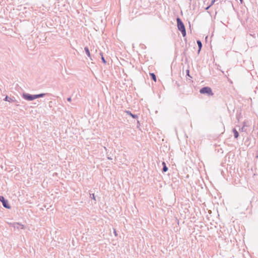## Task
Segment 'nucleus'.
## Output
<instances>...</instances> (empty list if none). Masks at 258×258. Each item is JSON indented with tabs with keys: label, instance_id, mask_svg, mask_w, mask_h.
I'll return each instance as SVG.
<instances>
[{
	"label": "nucleus",
	"instance_id": "obj_1",
	"mask_svg": "<svg viewBox=\"0 0 258 258\" xmlns=\"http://www.w3.org/2000/svg\"><path fill=\"white\" fill-rule=\"evenodd\" d=\"M177 23L178 30L181 31L182 36L184 37L186 35V31L183 23L179 18L177 19Z\"/></svg>",
	"mask_w": 258,
	"mask_h": 258
},
{
	"label": "nucleus",
	"instance_id": "obj_2",
	"mask_svg": "<svg viewBox=\"0 0 258 258\" xmlns=\"http://www.w3.org/2000/svg\"><path fill=\"white\" fill-rule=\"evenodd\" d=\"M22 97L24 99L28 101H32L36 99L35 95H31L28 93L23 94Z\"/></svg>",
	"mask_w": 258,
	"mask_h": 258
},
{
	"label": "nucleus",
	"instance_id": "obj_3",
	"mask_svg": "<svg viewBox=\"0 0 258 258\" xmlns=\"http://www.w3.org/2000/svg\"><path fill=\"white\" fill-rule=\"evenodd\" d=\"M200 92L201 94H208L209 95H213L211 89L208 87H205L202 88Z\"/></svg>",
	"mask_w": 258,
	"mask_h": 258
},
{
	"label": "nucleus",
	"instance_id": "obj_4",
	"mask_svg": "<svg viewBox=\"0 0 258 258\" xmlns=\"http://www.w3.org/2000/svg\"><path fill=\"white\" fill-rule=\"evenodd\" d=\"M6 101H8L10 103H15L17 106H19V102L15 98V97H10L6 96L4 99Z\"/></svg>",
	"mask_w": 258,
	"mask_h": 258
},
{
	"label": "nucleus",
	"instance_id": "obj_5",
	"mask_svg": "<svg viewBox=\"0 0 258 258\" xmlns=\"http://www.w3.org/2000/svg\"><path fill=\"white\" fill-rule=\"evenodd\" d=\"M0 201L2 202L3 205L4 207L7 209H10L11 207L8 203V201L5 200L4 197L0 196Z\"/></svg>",
	"mask_w": 258,
	"mask_h": 258
},
{
	"label": "nucleus",
	"instance_id": "obj_6",
	"mask_svg": "<svg viewBox=\"0 0 258 258\" xmlns=\"http://www.w3.org/2000/svg\"><path fill=\"white\" fill-rule=\"evenodd\" d=\"M11 226H13L14 228L17 229H24V225L22 224H21L19 223H14L12 224H10Z\"/></svg>",
	"mask_w": 258,
	"mask_h": 258
},
{
	"label": "nucleus",
	"instance_id": "obj_7",
	"mask_svg": "<svg viewBox=\"0 0 258 258\" xmlns=\"http://www.w3.org/2000/svg\"><path fill=\"white\" fill-rule=\"evenodd\" d=\"M125 112L130 115V116H131L132 117L134 118H136L138 117V116L137 115H135V114H132L130 111H126Z\"/></svg>",
	"mask_w": 258,
	"mask_h": 258
},
{
	"label": "nucleus",
	"instance_id": "obj_8",
	"mask_svg": "<svg viewBox=\"0 0 258 258\" xmlns=\"http://www.w3.org/2000/svg\"><path fill=\"white\" fill-rule=\"evenodd\" d=\"M197 44L198 45V47H199V50H198V52H199L201 49V48H202V42L200 40H198L197 41Z\"/></svg>",
	"mask_w": 258,
	"mask_h": 258
},
{
	"label": "nucleus",
	"instance_id": "obj_9",
	"mask_svg": "<svg viewBox=\"0 0 258 258\" xmlns=\"http://www.w3.org/2000/svg\"><path fill=\"white\" fill-rule=\"evenodd\" d=\"M85 50L86 51L87 55L88 56V57L91 58L90 53L89 50L87 47H85Z\"/></svg>",
	"mask_w": 258,
	"mask_h": 258
},
{
	"label": "nucleus",
	"instance_id": "obj_10",
	"mask_svg": "<svg viewBox=\"0 0 258 258\" xmlns=\"http://www.w3.org/2000/svg\"><path fill=\"white\" fill-rule=\"evenodd\" d=\"M46 94H44V93H41V94H39L35 95V98L37 99V98H38L43 97Z\"/></svg>",
	"mask_w": 258,
	"mask_h": 258
},
{
	"label": "nucleus",
	"instance_id": "obj_11",
	"mask_svg": "<svg viewBox=\"0 0 258 258\" xmlns=\"http://www.w3.org/2000/svg\"><path fill=\"white\" fill-rule=\"evenodd\" d=\"M233 133H234V137L235 138H237L238 137V135H239L238 132L235 129H234L233 130Z\"/></svg>",
	"mask_w": 258,
	"mask_h": 258
},
{
	"label": "nucleus",
	"instance_id": "obj_12",
	"mask_svg": "<svg viewBox=\"0 0 258 258\" xmlns=\"http://www.w3.org/2000/svg\"><path fill=\"white\" fill-rule=\"evenodd\" d=\"M162 165H163V171L164 172L167 171L168 170V168L166 167L165 163L163 162L162 163Z\"/></svg>",
	"mask_w": 258,
	"mask_h": 258
},
{
	"label": "nucleus",
	"instance_id": "obj_13",
	"mask_svg": "<svg viewBox=\"0 0 258 258\" xmlns=\"http://www.w3.org/2000/svg\"><path fill=\"white\" fill-rule=\"evenodd\" d=\"M150 75L152 77V78L153 79V80L156 82V76L154 74V73H151L150 74Z\"/></svg>",
	"mask_w": 258,
	"mask_h": 258
},
{
	"label": "nucleus",
	"instance_id": "obj_14",
	"mask_svg": "<svg viewBox=\"0 0 258 258\" xmlns=\"http://www.w3.org/2000/svg\"><path fill=\"white\" fill-rule=\"evenodd\" d=\"M100 55H101V56H102V57H101V59H102V60L103 62L104 63H106V60H105V59H104V57L103 56L102 53L101 52V53H100Z\"/></svg>",
	"mask_w": 258,
	"mask_h": 258
},
{
	"label": "nucleus",
	"instance_id": "obj_15",
	"mask_svg": "<svg viewBox=\"0 0 258 258\" xmlns=\"http://www.w3.org/2000/svg\"><path fill=\"white\" fill-rule=\"evenodd\" d=\"M246 126V125L244 124L243 125V126L241 127V128L240 129V131H242V132H245L246 131V130L245 128V127Z\"/></svg>",
	"mask_w": 258,
	"mask_h": 258
},
{
	"label": "nucleus",
	"instance_id": "obj_16",
	"mask_svg": "<svg viewBox=\"0 0 258 258\" xmlns=\"http://www.w3.org/2000/svg\"><path fill=\"white\" fill-rule=\"evenodd\" d=\"M215 0H213L212 2H211V4L210 6H209V7H208L207 8H206V10H208L210 7L211 6L213 5L214 4V3H215Z\"/></svg>",
	"mask_w": 258,
	"mask_h": 258
},
{
	"label": "nucleus",
	"instance_id": "obj_17",
	"mask_svg": "<svg viewBox=\"0 0 258 258\" xmlns=\"http://www.w3.org/2000/svg\"><path fill=\"white\" fill-rule=\"evenodd\" d=\"M91 196H92V198L94 200L96 201L95 197L94 194L91 195Z\"/></svg>",
	"mask_w": 258,
	"mask_h": 258
},
{
	"label": "nucleus",
	"instance_id": "obj_18",
	"mask_svg": "<svg viewBox=\"0 0 258 258\" xmlns=\"http://www.w3.org/2000/svg\"><path fill=\"white\" fill-rule=\"evenodd\" d=\"M113 233H114L115 236H117V232H116L115 229H114Z\"/></svg>",
	"mask_w": 258,
	"mask_h": 258
},
{
	"label": "nucleus",
	"instance_id": "obj_19",
	"mask_svg": "<svg viewBox=\"0 0 258 258\" xmlns=\"http://www.w3.org/2000/svg\"><path fill=\"white\" fill-rule=\"evenodd\" d=\"M68 101H71V98H68Z\"/></svg>",
	"mask_w": 258,
	"mask_h": 258
},
{
	"label": "nucleus",
	"instance_id": "obj_20",
	"mask_svg": "<svg viewBox=\"0 0 258 258\" xmlns=\"http://www.w3.org/2000/svg\"><path fill=\"white\" fill-rule=\"evenodd\" d=\"M108 159H109V160H111L112 159L110 157H108Z\"/></svg>",
	"mask_w": 258,
	"mask_h": 258
},
{
	"label": "nucleus",
	"instance_id": "obj_21",
	"mask_svg": "<svg viewBox=\"0 0 258 258\" xmlns=\"http://www.w3.org/2000/svg\"><path fill=\"white\" fill-rule=\"evenodd\" d=\"M240 1V2L242 3V1L243 0H239Z\"/></svg>",
	"mask_w": 258,
	"mask_h": 258
},
{
	"label": "nucleus",
	"instance_id": "obj_22",
	"mask_svg": "<svg viewBox=\"0 0 258 258\" xmlns=\"http://www.w3.org/2000/svg\"><path fill=\"white\" fill-rule=\"evenodd\" d=\"M187 74H188V73H189V71H188V70H187Z\"/></svg>",
	"mask_w": 258,
	"mask_h": 258
}]
</instances>
